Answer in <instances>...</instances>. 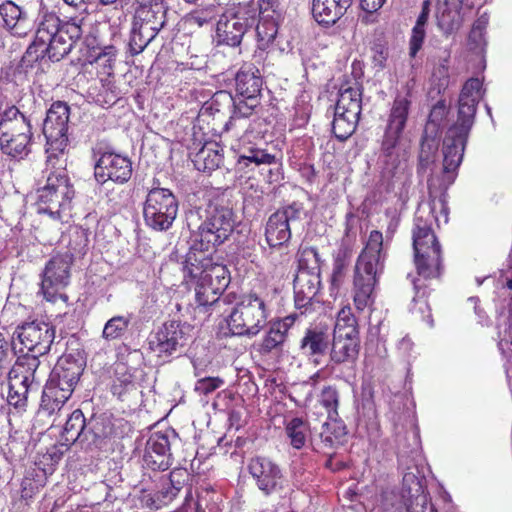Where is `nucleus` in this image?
Listing matches in <instances>:
<instances>
[{
	"label": "nucleus",
	"mask_w": 512,
	"mask_h": 512,
	"mask_svg": "<svg viewBox=\"0 0 512 512\" xmlns=\"http://www.w3.org/2000/svg\"><path fill=\"white\" fill-rule=\"evenodd\" d=\"M436 179L428 180L430 200L421 202L415 212L412 231L414 261L417 272L425 279L437 278L443 271L442 247L438 241L434 226L448 222V207L445 194L432 196Z\"/></svg>",
	"instance_id": "1"
},
{
	"label": "nucleus",
	"mask_w": 512,
	"mask_h": 512,
	"mask_svg": "<svg viewBox=\"0 0 512 512\" xmlns=\"http://www.w3.org/2000/svg\"><path fill=\"white\" fill-rule=\"evenodd\" d=\"M484 94L483 84L478 78L468 79L461 89L458 99L457 121L447 130L443 140L440 188L447 189L457 176L468 134L474 124L477 106Z\"/></svg>",
	"instance_id": "2"
},
{
	"label": "nucleus",
	"mask_w": 512,
	"mask_h": 512,
	"mask_svg": "<svg viewBox=\"0 0 512 512\" xmlns=\"http://www.w3.org/2000/svg\"><path fill=\"white\" fill-rule=\"evenodd\" d=\"M81 22L72 18L61 23L58 15L41 2L35 19V38L27 53H35L36 59L48 57L51 61H60L81 38Z\"/></svg>",
	"instance_id": "3"
},
{
	"label": "nucleus",
	"mask_w": 512,
	"mask_h": 512,
	"mask_svg": "<svg viewBox=\"0 0 512 512\" xmlns=\"http://www.w3.org/2000/svg\"><path fill=\"white\" fill-rule=\"evenodd\" d=\"M385 259L383 234L373 230L369 234L365 248L358 256L354 269L352 297L358 312L373 306L375 288L383 273Z\"/></svg>",
	"instance_id": "4"
},
{
	"label": "nucleus",
	"mask_w": 512,
	"mask_h": 512,
	"mask_svg": "<svg viewBox=\"0 0 512 512\" xmlns=\"http://www.w3.org/2000/svg\"><path fill=\"white\" fill-rule=\"evenodd\" d=\"M74 189L64 171L51 172L44 186L37 190L36 207L39 214L67 221L71 216Z\"/></svg>",
	"instance_id": "5"
},
{
	"label": "nucleus",
	"mask_w": 512,
	"mask_h": 512,
	"mask_svg": "<svg viewBox=\"0 0 512 512\" xmlns=\"http://www.w3.org/2000/svg\"><path fill=\"white\" fill-rule=\"evenodd\" d=\"M410 104L408 98L397 96L390 111L381 144L385 169L390 173L404 169L405 153L400 147V138L407 122Z\"/></svg>",
	"instance_id": "6"
},
{
	"label": "nucleus",
	"mask_w": 512,
	"mask_h": 512,
	"mask_svg": "<svg viewBox=\"0 0 512 512\" xmlns=\"http://www.w3.org/2000/svg\"><path fill=\"white\" fill-rule=\"evenodd\" d=\"M235 215L227 205L210 202L194 235L201 251H210L229 239L235 228Z\"/></svg>",
	"instance_id": "7"
},
{
	"label": "nucleus",
	"mask_w": 512,
	"mask_h": 512,
	"mask_svg": "<svg viewBox=\"0 0 512 512\" xmlns=\"http://www.w3.org/2000/svg\"><path fill=\"white\" fill-rule=\"evenodd\" d=\"M33 133L30 119L15 106L4 111L0 120V147L14 158H24L30 153Z\"/></svg>",
	"instance_id": "8"
},
{
	"label": "nucleus",
	"mask_w": 512,
	"mask_h": 512,
	"mask_svg": "<svg viewBox=\"0 0 512 512\" xmlns=\"http://www.w3.org/2000/svg\"><path fill=\"white\" fill-rule=\"evenodd\" d=\"M267 318L265 301L255 293H250L243 295L232 309L227 324L233 335L253 338L264 328Z\"/></svg>",
	"instance_id": "9"
},
{
	"label": "nucleus",
	"mask_w": 512,
	"mask_h": 512,
	"mask_svg": "<svg viewBox=\"0 0 512 512\" xmlns=\"http://www.w3.org/2000/svg\"><path fill=\"white\" fill-rule=\"evenodd\" d=\"M178 207L177 198L171 190L153 187L143 204L144 222L154 231H167L177 217Z\"/></svg>",
	"instance_id": "10"
},
{
	"label": "nucleus",
	"mask_w": 512,
	"mask_h": 512,
	"mask_svg": "<svg viewBox=\"0 0 512 512\" xmlns=\"http://www.w3.org/2000/svg\"><path fill=\"white\" fill-rule=\"evenodd\" d=\"M40 360L35 357H19L9 371L7 401L15 408L26 406L28 394L37 391L40 384Z\"/></svg>",
	"instance_id": "11"
},
{
	"label": "nucleus",
	"mask_w": 512,
	"mask_h": 512,
	"mask_svg": "<svg viewBox=\"0 0 512 512\" xmlns=\"http://www.w3.org/2000/svg\"><path fill=\"white\" fill-rule=\"evenodd\" d=\"M320 284V255L316 248H305L294 279L295 306L301 309L310 305L319 292Z\"/></svg>",
	"instance_id": "12"
},
{
	"label": "nucleus",
	"mask_w": 512,
	"mask_h": 512,
	"mask_svg": "<svg viewBox=\"0 0 512 512\" xmlns=\"http://www.w3.org/2000/svg\"><path fill=\"white\" fill-rule=\"evenodd\" d=\"M73 261V253L67 250L53 255L46 263L42 273L41 292L47 301L68 300L63 290L69 285Z\"/></svg>",
	"instance_id": "13"
},
{
	"label": "nucleus",
	"mask_w": 512,
	"mask_h": 512,
	"mask_svg": "<svg viewBox=\"0 0 512 512\" xmlns=\"http://www.w3.org/2000/svg\"><path fill=\"white\" fill-rule=\"evenodd\" d=\"M256 23V9L250 5H240L228 9L217 22L216 36L219 44L236 47L244 34Z\"/></svg>",
	"instance_id": "14"
},
{
	"label": "nucleus",
	"mask_w": 512,
	"mask_h": 512,
	"mask_svg": "<svg viewBox=\"0 0 512 512\" xmlns=\"http://www.w3.org/2000/svg\"><path fill=\"white\" fill-rule=\"evenodd\" d=\"M16 335L27 353L22 357H35L47 354L55 338V329L49 323L41 320L24 322L16 329Z\"/></svg>",
	"instance_id": "15"
},
{
	"label": "nucleus",
	"mask_w": 512,
	"mask_h": 512,
	"mask_svg": "<svg viewBox=\"0 0 512 512\" xmlns=\"http://www.w3.org/2000/svg\"><path fill=\"white\" fill-rule=\"evenodd\" d=\"M193 328L177 321L165 322L149 338V347L159 356H170L192 339Z\"/></svg>",
	"instance_id": "16"
},
{
	"label": "nucleus",
	"mask_w": 512,
	"mask_h": 512,
	"mask_svg": "<svg viewBox=\"0 0 512 512\" xmlns=\"http://www.w3.org/2000/svg\"><path fill=\"white\" fill-rule=\"evenodd\" d=\"M303 213V206L294 202L269 217L265 237L270 249L282 248L288 243L291 238V227L301 220Z\"/></svg>",
	"instance_id": "17"
},
{
	"label": "nucleus",
	"mask_w": 512,
	"mask_h": 512,
	"mask_svg": "<svg viewBox=\"0 0 512 512\" xmlns=\"http://www.w3.org/2000/svg\"><path fill=\"white\" fill-rule=\"evenodd\" d=\"M70 107L66 102L56 101L47 111L43 123V133L47 140L49 150L63 152L68 143V122Z\"/></svg>",
	"instance_id": "18"
},
{
	"label": "nucleus",
	"mask_w": 512,
	"mask_h": 512,
	"mask_svg": "<svg viewBox=\"0 0 512 512\" xmlns=\"http://www.w3.org/2000/svg\"><path fill=\"white\" fill-rule=\"evenodd\" d=\"M177 441L174 430L157 431L147 440L143 462L152 470H167L172 465L171 445Z\"/></svg>",
	"instance_id": "19"
},
{
	"label": "nucleus",
	"mask_w": 512,
	"mask_h": 512,
	"mask_svg": "<svg viewBox=\"0 0 512 512\" xmlns=\"http://www.w3.org/2000/svg\"><path fill=\"white\" fill-rule=\"evenodd\" d=\"M248 470L259 490L266 495L283 488L284 476L282 471L271 459L261 456L252 458Z\"/></svg>",
	"instance_id": "20"
},
{
	"label": "nucleus",
	"mask_w": 512,
	"mask_h": 512,
	"mask_svg": "<svg viewBox=\"0 0 512 512\" xmlns=\"http://www.w3.org/2000/svg\"><path fill=\"white\" fill-rule=\"evenodd\" d=\"M132 176V163L129 158L114 152H105L95 165V178L105 183L111 180L116 183H126Z\"/></svg>",
	"instance_id": "21"
},
{
	"label": "nucleus",
	"mask_w": 512,
	"mask_h": 512,
	"mask_svg": "<svg viewBox=\"0 0 512 512\" xmlns=\"http://www.w3.org/2000/svg\"><path fill=\"white\" fill-rule=\"evenodd\" d=\"M478 3L477 0H445L437 8L438 27L445 34L459 29L466 12L472 10Z\"/></svg>",
	"instance_id": "22"
},
{
	"label": "nucleus",
	"mask_w": 512,
	"mask_h": 512,
	"mask_svg": "<svg viewBox=\"0 0 512 512\" xmlns=\"http://www.w3.org/2000/svg\"><path fill=\"white\" fill-rule=\"evenodd\" d=\"M83 365L81 359H77L71 354L64 355L58 360L48 381L62 387L65 394L68 392L72 395L84 370Z\"/></svg>",
	"instance_id": "23"
},
{
	"label": "nucleus",
	"mask_w": 512,
	"mask_h": 512,
	"mask_svg": "<svg viewBox=\"0 0 512 512\" xmlns=\"http://www.w3.org/2000/svg\"><path fill=\"white\" fill-rule=\"evenodd\" d=\"M331 344V334L327 327L316 325L307 328L300 340V351L315 365L326 355Z\"/></svg>",
	"instance_id": "24"
},
{
	"label": "nucleus",
	"mask_w": 512,
	"mask_h": 512,
	"mask_svg": "<svg viewBox=\"0 0 512 512\" xmlns=\"http://www.w3.org/2000/svg\"><path fill=\"white\" fill-rule=\"evenodd\" d=\"M403 481L404 484L407 482L414 484V493H412L411 488L408 491L405 488L403 489V498H406L404 504L401 501H398L396 504L386 498L383 512H425L428 498L417 477L412 473H408L404 476Z\"/></svg>",
	"instance_id": "25"
},
{
	"label": "nucleus",
	"mask_w": 512,
	"mask_h": 512,
	"mask_svg": "<svg viewBox=\"0 0 512 512\" xmlns=\"http://www.w3.org/2000/svg\"><path fill=\"white\" fill-rule=\"evenodd\" d=\"M168 6L164 0H138L135 11V25L149 27L157 34L166 23Z\"/></svg>",
	"instance_id": "26"
},
{
	"label": "nucleus",
	"mask_w": 512,
	"mask_h": 512,
	"mask_svg": "<svg viewBox=\"0 0 512 512\" xmlns=\"http://www.w3.org/2000/svg\"><path fill=\"white\" fill-rule=\"evenodd\" d=\"M0 18L2 27L16 37H26L32 30L28 13L11 0L0 4Z\"/></svg>",
	"instance_id": "27"
},
{
	"label": "nucleus",
	"mask_w": 512,
	"mask_h": 512,
	"mask_svg": "<svg viewBox=\"0 0 512 512\" xmlns=\"http://www.w3.org/2000/svg\"><path fill=\"white\" fill-rule=\"evenodd\" d=\"M331 366L344 363H354L359 353V337L345 334L333 333L330 344Z\"/></svg>",
	"instance_id": "28"
},
{
	"label": "nucleus",
	"mask_w": 512,
	"mask_h": 512,
	"mask_svg": "<svg viewBox=\"0 0 512 512\" xmlns=\"http://www.w3.org/2000/svg\"><path fill=\"white\" fill-rule=\"evenodd\" d=\"M353 0H313L312 16L322 25H334L351 7Z\"/></svg>",
	"instance_id": "29"
},
{
	"label": "nucleus",
	"mask_w": 512,
	"mask_h": 512,
	"mask_svg": "<svg viewBox=\"0 0 512 512\" xmlns=\"http://www.w3.org/2000/svg\"><path fill=\"white\" fill-rule=\"evenodd\" d=\"M262 84L260 72L252 64L243 65L235 76V88L241 97L259 98Z\"/></svg>",
	"instance_id": "30"
},
{
	"label": "nucleus",
	"mask_w": 512,
	"mask_h": 512,
	"mask_svg": "<svg viewBox=\"0 0 512 512\" xmlns=\"http://www.w3.org/2000/svg\"><path fill=\"white\" fill-rule=\"evenodd\" d=\"M220 293L221 290L216 287L215 283L199 279L195 288L197 308L203 312H206L208 308L220 311L221 305L229 302V296H220Z\"/></svg>",
	"instance_id": "31"
},
{
	"label": "nucleus",
	"mask_w": 512,
	"mask_h": 512,
	"mask_svg": "<svg viewBox=\"0 0 512 512\" xmlns=\"http://www.w3.org/2000/svg\"><path fill=\"white\" fill-rule=\"evenodd\" d=\"M345 434V427L335 419L325 422L322 425V431L319 433L318 438L312 441L313 449L327 454L328 450L333 449L341 442Z\"/></svg>",
	"instance_id": "32"
},
{
	"label": "nucleus",
	"mask_w": 512,
	"mask_h": 512,
	"mask_svg": "<svg viewBox=\"0 0 512 512\" xmlns=\"http://www.w3.org/2000/svg\"><path fill=\"white\" fill-rule=\"evenodd\" d=\"M70 397L71 394L68 392L65 394L62 387L47 381L42 392L39 412L47 416H52L62 409Z\"/></svg>",
	"instance_id": "33"
},
{
	"label": "nucleus",
	"mask_w": 512,
	"mask_h": 512,
	"mask_svg": "<svg viewBox=\"0 0 512 512\" xmlns=\"http://www.w3.org/2000/svg\"><path fill=\"white\" fill-rule=\"evenodd\" d=\"M87 423L81 410H74L66 420L62 438L66 445L75 443L76 441H88Z\"/></svg>",
	"instance_id": "34"
},
{
	"label": "nucleus",
	"mask_w": 512,
	"mask_h": 512,
	"mask_svg": "<svg viewBox=\"0 0 512 512\" xmlns=\"http://www.w3.org/2000/svg\"><path fill=\"white\" fill-rule=\"evenodd\" d=\"M201 252L199 244L194 241L193 247L187 253L185 261L182 263L185 278L202 279L210 259L202 255Z\"/></svg>",
	"instance_id": "35"
},
{
	"label": "nucleus",
	"mask_w": 512,
	"mask_h": 512,
	"mask_svg": "<svg viewBox=\"0 0 512 512\" xmlns=\"http://www.w3.org/2000/svg\"><path fill=\"white\" fill-rule=\"evenodd\" d=\"M310 432L309 423L300 417H293L285 422V433L290 445L295 449H302Z\"/></svg>",
	"instance_id": "36"
},
{
	"label": "nucleus",
	"mask_w": 512,
	"mask_h": 512,
	"mask_svg": "<svg viewBox=\"0 0 512 512\" xmlns=\"http://www.w3.org/2000/svg\"><path fill=\"white\" fill-rule=\"evenodd\" d=\"M361 96L362 93L358 87H347L340 90L335 111L360 116Z\"/></svg>",
	"instance_id": "37"
},
{
	"label": "nucleus",
	"mask_w": 512,
	"mask_h": 512,
	"mask_svg": "<svg viewBox=\"0 0 512 512\" xmlns=\"http://www.w3.org/2000/svg\"><path fill=\"white\" fill-rule=\"evenodd\" d=\"M275 157L258 148H249L243 154L238 156L236 162V171L245 172L246 169H254L261 164H271Z\"/></svg>",
	"instance_id": "38"
},
{
	"label": "nucleus",
	"mask_w": 512,
	"mask_h": 512,
	"mask_svg": "<svg viewBox=\"0 0 512 512\" xmlns=\"http://www.w3.org/2000/svg\"><path fill=\"white\" fill-rule=\"evenodd\" d=\"M359 121L358 115L335 111L332 122V131L340 141L347 140L356 130Z\"/></svg>",
	"instance_id": "39"
},
{
	"label": "nucleus",
	"mask_w": 512,
	"mask_h": 512,
	"mask_svg": "<svg viewBox=\"0 0 512 512\" xmlns=\"http://www.w3.org/2000/svg\"><path fill=\"white\" fill-rule=\"evenodd\" d=\"M47 480L46 472L41 468H31L27 470L22 483V498H32L42 487L45 486Z\"/></svg>",
	"instance_id": "40"
},
{
	"label": "nucleus",
	"mask_w": 512,
	"mask_h": 512,
	"mask_svg": "<svg viewBox=\"0 0 512 512\" xmlns=\"http://www.w3.org/2000/svg\"><path fill=\"white\" fill-rule=\"evenodd\" d=\"M223 96L232 101L234 107L232 115L226 124L227 128L232 126L236 120L251 116L255 108L260 104L257 97H242V99L234 101L230 94H223Z\"/></svg>",
	"instance_id": "41"
},
{
	"label": "nucleus",
	"mask_w": 512,
	"mask_h": 512,
	"mask_svg": "<svg viewBox=\"0 0 512 512\" xmlns=\"http://www.w3.org/2000/svg\"><path fill=\"white\" fill-rule=\"evenodd\" d=\"M138 391L137 383L131 373L120 372L117 369V377L112 385V393L120 400H125L129 396L135 395Z\"/></svg>",
	"instance_id": "42"
},
{
	"label": "nucleus",
	"mask_w": 512,
	"mask_h": 512,
	"mask_svg": "<svg viewBox=\"0 0 512 512\" xmlns=\"http://www.w3.org/2000/svg\"><path fill=\"white\" fill-rule=\"evenodd\" d=\"M157 36V33L149 27L135 25L133 23L132 35L129 41L130 51L133 55L140 54L147 45Z\"/></svg>",
	"instance_id": "43"
},
{
	"label": "nucleus",
	"mask_w": 512,
	"mask_h": 512,
	"mask_svg": "<svg viewBox=\"0 0 512 512\" xmlns=\"http://www.w3.org/2000/svg\"><path fill=\"white\" fill-rule=\"evenodd\" d=\"M222 161L223 156L218 150L204 147L197 153L194 164L199 171L211 172L217 169Z\"/></svg>",
	"instance_id": "44"
},
{
	"label": "nucleus",
	"mask_w": 512,
	"mask_h": 512,
	"mask_svg": "<svg viewBox=\"0 0 512 512\" xmlns=\"http://www.w3.org/2000/svg\"><path fill=\"white\" fill-rule=\"evenodd\" d=\"M333 333L336 334H349L358 336V324L357 319L352 313V309L349 305L344 306L337 314V319Z\"/></svg>",
	"instance_id": "45"
},
{
	"label": "nucleus",
	"mask_w": 512,
	"mask_h": 512,
	"mask_svg": "<svg viewBox=\"0 0 512 512\" xmlns=\"http://www.w3.org/2000/svg\"><path fill=\"white\" fill-rule=\"evenodd\" d=\"M131 322L130 316H114L104 325L102 337L107 341L121 338L127 331Z\"/></svg>",
	"instance_id": "46"
},
{
	"label": "nucleus",
	"mask_w": 512,
	"mask_h": 512,
	"mask_svg": "<svg viewBox=\"0 0 512 512\" xmlns=\"http://www.w3.org/2000/svg\"><path fill=\"white\" fill-rule=\"evenodd\" d=\"M185 475V471L177 469L170 473L169 479H166L162 485L161 491H159L158 499L167 503L173 500L182 488V478Z\"/></svg>",
	"instance_id": "47"
},
{
	"label": "nucleus",
	"mask_w": 512,
	"mask_h": 512,
	"mask_svg": "<svg viewBox=\"0 0 512 512\" xmlns=\"http://www.w3.org/2000/svg\"><path fill=\"white\" fill-rule=\"evenodd\" d=\"M286 338L283 332L271 323L269 330L259 344L258 351L263 355H267L274 350H281Z\"/></svg>",
	"instance_id": "48"
},
{
	"label": "nucleus",
	"mask_w": 512,
	"mask_h": 512,
	"mask_svg": "<svg viewBox=\"0 0 512 512\" xmlns=\"http://www.w3.org/2000/svg\"><path fill=\"white\" fill-rule=\"evenodd\" d=\"M87 437L95 444L98 445L104 438L111 433L110 423L103 417L92 418L87 423Z\"/></svg>",
	"instance_id": "49"
},
{
	"label": "nucleus",
	"mask_w": 512,
	"mask_h": 512,
	"mask_svg": "<svg viewBox=\"0 0 512 512\" xmlns=\"http://www.w3.org/2000/svg\"><path fill=\"white\" fill-rule=\"evenodd\" d=\"M279 17H267V18H259L258 23L256 25V32L260 42L263 45H268L271 43L278 32L277 20Z\"/></svg>",
	"instance_id": "50"
},
{
	"label": "nucleus",
	"mask_w": 512,
	"mask_h": 512,
	"mask_svg": "<svg viewBox=\"0 0 512 512\" xmlns=\"http://www.w3.org/2000/svg\"><path fill=\"white\" fill-rule=\"evenodd\" d=\"M226 273L227 270L225 266L212 264L210 261L202 279L210 283H215L216 287L222 291L229 283V278L226 276Z\"/></svg>",
	"instance_id": "51"
},
{
	"label": "nucleus",
	"mask_w": 512,
	"mask_h": 512,
	"mask_svg": "<svg viewBox=\"0 0 512 512\" xmlns=\"http://www.w3.org/2000/svg\"><path fill=\"white\" fill-rule=\"evenodd\" d=\"M320 403L326 409L328 418L333 420L338 415L339 396L335 388L331 386L324 387L320 395Z\"/></svg>",
	"instance_id": "52"
},
{
	"label": "nucleus",
	"mask_w": 512,
	"mask_h": 512,
	"mask_svg": "<svg viewBox=\"0 0 512 512\" xmlns=\"http://www.w3.org/2000/svg\"><path fill=\"white\" fill-rule=\"evenodd\" d=\"M449 59L450 53L444 52V55L439 57L438 61L434 63L432 70V78L437 81L439 87H446L449 83Z\"/></svg>",
	"instance_id": "53"
},
{
	"label": "nucleus",
	"mask_w": 512,
	"mask_h": 512,
	"mask_svg": "<svg viewBox=\"0 0 512 512\" xmlns=\"http://www.w3.org/2000/svg\"><path fill=\"white\" fill-rule=\"evenodd\" d=\"M256 16L259 18L280 17L281 9L278 0H257Z\"/></svg>",
	"instance_id": "54"
},
{
	"label": "nucleus",
	"mask_w": 512,
	"mask_h": 512,
	"mask_svg": "<svg viewBox=\"0 0 512 512\" xmlns=\"http://www.w3.org/2000/svg\"><path fill=\"white\" fill-rule=\"evenodd\" d=\"M223 384V379L219 377H204L195 383L194 390L200 395H208L220 388Z\"/></svg>",
	"instance_id": "55"
},
{
	"label": "nucleus",
	"mask_w": 512,
	"mask_h": 512,
	"mask_svg": "<svg viewBox=\"0 0 512 512\" xmlns=\"http://www.w3.org/2000/svg\"><path fill=\"white\" fill-rule=\"evenodd\" d=\"M213 18L212 10L193 11L187 15L186 23L190 26L202 27L209 23Z\"/></svg>",
	"instance_id": "56"
},
{
	"label": "nucleus",
	"mask_w": 512,
	"mask_h": 512,
	"mask_svg": "<svg viewBox=\"0 0 512 512\" xmlns=\"http://www.w3.org/2000/svg\"><path fill=\"white\" fill-rule=\"evenodd\" d=\"M499 349L502 353L509 352L512 346V320L504 323V328L499 331Z\"/></svg>",
	"instance_id": "57"
},
{
	"label": "nucleus",
	"mask_w": 512,
	"mask_h": 512,
	"mask_svg": "<svg viewBox=\"0 0 512 512\" xmlns=\"http://www.w3.org/2000/svg\"><path fill=\"white\" fill-rule=\"evenodd\" d=\"M426 36L425 29L414 27L412 29V35L410 38L409 54L411 57H415L418 51L422 48L424 39Z\"/></svg>",
	"instance_id": "58"
},
{
	"label": "nucleus",
	"mask_w": 512,
	"mask_h": 512,
	"mask_svg": "<svg viewBox=\"0 0 512 512\" xmlns=\"http://www.w3.org/2000/svg\"><path fill=\"white\" fill-rule=\"evenodd\" d=\"M12 343L9 338L0 332V374L3 375L4 363L11 353Z\"/></svg>",
	"instance_id": "59"
},
{
	"label": "nucleus",
	"mask_w": 512,
	"mask_h": 512,
	"mask_svg": "<svg viewBox=\"0 0 512 512\" xmlns=\"http://www.w3.org/2000/svg\"><path fill=\"white\" fill-rule=\"evenodd\" d=\"M298 318L299 315L297 313H292L282 319L274 321L272 324L281 330V332H283V334L287 337L289 329L294 325Z\"/></svg>",
	"instance_id": "60"
},
{
	"label": "nucleus",
	"mask_w": 512,
	"mask_h": 512,
	"mask_svg": "<svg viewBox=\"0 0 512 512\" xmlns=\"http://www.w3.org/2000/svg\"><path fill=\"white\" fill-rule=\"evenodd\" d=\"M345 263L342 259L337 258L334 262L333 273H332V282L333 284H339L344 275Z\"/></svg>",
	"instance_id": "61"
},
{
	"label": "nucleus",
	"mask_w": 512,
	"mask_h": 512,
	"mask_svg": "<svg viewBox=\"0 0 512 512\" xmlns=\"http://www.w3.org/2000/svg\"><path fill=\"white\" fill-rule=\"evenodd\" d=\"M386 0H360L361 8L367 13H374L378 11Z\"/></svg>",
	"instance_id": "62"
},
{
	"label": "nucleus",
	"mask_w": 512,
	"mask_h": 512,
	"mask_svg": "<svg viewBox=\"0 0 512 512\" xmlns=\"http://www.w3.org/2000/svg\"><path fill=\"white\" fill-rule=\"evenodd\" d=\"M426 148H428L430 150L431 146L428 143L423 142L421 145V151H420V155H419V163H420L421 168L426 167L431 162V157L429 155V152L426 150Z\"/></svg>",
	"instance_id": "63"
},
{
	"label": "nucleus",
	"mask_w": 512,
	"mask_h": 512,
	"mask_svg": "<svg viewBox=\"0 0 512 512\" xmlns=\"http://www.w3.org/2000/svg\"><path fill=\"white\" fill-rule=\"evenodd\" d=\"M428 15H429V8H428V2L425 1L423 3L422 12L417 18L416 24L414 27L425 29V25L428 21Z\"/></svg>",
	"instance_id": "64"
}]
</instances>
